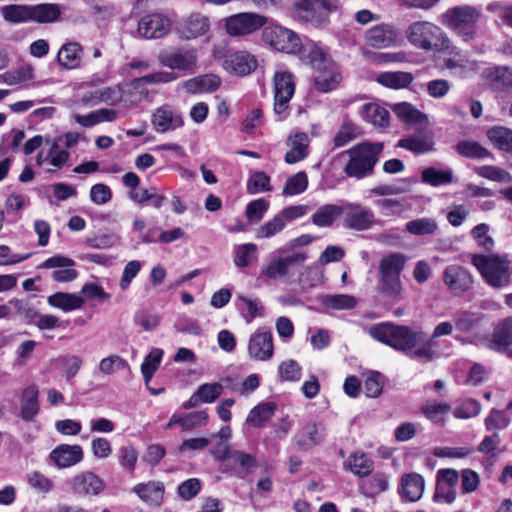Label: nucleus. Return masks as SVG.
I'll list each match as a JSON object with an SVG mask.
<instances>
[{
  "label": "nucleus",
  "instance_id": "nucleus-1",
  "mask_svg": "<svg viewBox=\"0 0 512 512\" xmlns=\"http://www.w3.org/2000/svg\"><path fill=\"white\" fill-rule=\"evenodd\" d=\"M368 333L373 339L420 362H431L438 357V352L433 349V342L427 339V334L413 331L408 326L384 322L371 326Z\"/></svg>",
  "mask_w": 512,
  "mask_h": 512
},
{
  "label": "nucleus",
  "instance_id": "nucleus-2",
  "mask_svg": "<svg viewBox=\"0 0 512 512\" xmlns=\"http://www.w3.org/2000/svg\"><path fill=\"white\" fill-rule=\"evenodd\" d=\"M382 150L383 143L380 142H363L354 145L344 152L349 157L343 168L344 173L356 179H363L372 175Z\"/></svg>",
  "mask_w": 512,
  "mask_h": 512
},
{
  "label": "nucleus",
  "instance_id": "nucleus-3",
  "mask_svg": "<svg viewBox=\"0 0 512 512\" xmlns=\"http://www.w3.org/2000/svg\"><path fill=\"white\" fill-rule=\"evenodd\" d=\"M472 263L491 287L502 288L509 284L512 273L506 256L476 254Z\"/></svg>",
  "mask_w": 512,
  "mask_h": 512
},
{
  "label": "nucleus",
  "instance_id": "nucleus-4",
  "mask_svg": "<svg viewBox=\"0 0 512 512\" xmlns=\"http://www.w3.org/2000/svg\"><path fill=\"white\" fill-rule=\"evenodd\" d=\"M281 254L273 259L262 269L261 274L268 279L290 278L303 266L308 255L305 252L292 251Z\"/></svg>",
  "mask_w": 512,
  "mask_h": 512
},
{
  "label": "nucleus",
  "instance_id": "nucleus-5",
  "mask_svg": "<svg viewBox=\"0 0 512 512\" xmlns=\"http://www.w3.org/2000/svg\"><path fill=\"white\" fill-rule=\"evenodd\" d=\"M338 7L337 0H300L294 4L295 18L314 27L326 21L328 14Z\"/></svg>",
  "mask_w": 512,
  "mask_h": 512
},
{
  "label": "nucleus",
  "instance_id": "nucleus-6",
  "mask_svg": "<svg viewBox=\"0 0 512 512\" xmlns=\"http://www.w3.org/2000/svg\"><path fill=\"white\" fill-rule=\"evenodd\" d=\"M295 92L292 74L277 72L274 75V112L280 119H284L289 108V101Z\"/></svg>",
  "mask_w": 512,
  "mask_h": 512
},
{
  "label": "nucleus",
  "instance_id": "nucleus-7",
  "mask_svg": "<svg viewBox=\"0 0 512 512\" xmlns=\"http://www.w3.org/2000/svg\"><path fill=\"white\" fill-rule=\"evenodd\" d=\"M480 11L474 6L463 5L448 9L441 17L448 29H470L479 20Z\"/></svg>",
  "mask_w": 512,
  "mask_h": 512
},
{
  "label": "nucleus",
  "instance_id": "nucleus-8",
  "mask_svg": "<svg viewBox=\"0 0 512 512\" xmlns=\"http://www.w3.org/2000/svg\"><path fill=\"white\" fill-rule=\"evenodd\" d=\"M268 18L256 13H238L226 19V32H255L260 28H272Z\"/></svg>",
  "mask_w": 512,
  "mask_h": 512
},
{
  "label": "nucleus",
  "instance_id": "nucleus-9",
  "mask_svg": "<svg viewBox=\"0 0 512 512\" xmlns=\"http://www.w3.org/2000/svg\"><path fill=\"white\" fill-rule=\"evenodd\" d=\"M442 279L455 295H462L469 291L474 283L471 273L459 265L446 267Z\"/></svg>",
  "mask_w": 512,
  "mask_h": 512
},
{
  "label": "nucleus",
  "instance_id": "nucleus-10",
  "mask_svg": "<svg viewBox=\"0 0 512 512\" xmlns=\"http://www.w3.org/2000/svg\"><path fill=\"white\" fill-rule=\"evenodd\" d=\"M248 354L257 361H267L274 354L273 336L270 331L258 330L253 333L248 343Z\"/></svg>",
  "mask_w": 512,
  "mask_h": 512
},
{
  "label": "nucleus",
  "instance_id": "nucleus-11",
  "mask_svg": "<svg viewBox=\"0 0 512 512\" xmlns=\"http://www.w3.org/2000/svg\"><path fill=\"white\" fill-rule=\"evenodd\" d=\"M344 217V225L356 231L370 229L375 223V216L371 209L360 204H349Z\"/></svg>",
  "mask_w": 512,
  "mask_h": 512
},
{
  "label": "nucleus",
  "instance_id": "nucleus-12",
  "mask_svg": "<svg viewBox=\"0 0 512 512\" xmlns=\"http://www.w3.org/2000/svg\"><path fill=\"white\" fill-rule=\"evenodd\" d=\"M152 125L157 132L165 133L183 126L181 113L168 105L161 106L152 115Z\"/></svg>",
  "mask_w": 512,
  "mask_h": 512
},
{
  "label": "nucleus",
  "instance_id": "nucleus-13",
  "mask_svg": "<svg viewBox=\"0 0 512 512\" xmlns=\"http://www.w3.org/2000/svg\"><path fill=\"white\" fill-rule=\"evenodd\" d=\"M223 68L232 75L246 76L257 68V60L247 52L239 51L228 55Z\"/></svg>",
  "mask_w": 512,
  "mask_h": 512
},
{
  "label": "nucleus",
  "instance_id": "nucleus-14",
  "mask_svg": "<svg viewBox=\"0 0 512 512\" xmlns=\"http://www.w3.org/2000/svg\"><path fill=\"white\" fill-rule=\"evenodd\" d=\"M75 265L74 260L65 256H53L48 258L40 268L54 269L58 268L52 273V278L56 282H70L77 278L78 272L72 269Z\"/></svg>",
  "mask_w": 512,
  "mask_h": 512
},
{
  "label": "nucleus",
  "instance_id": "nucleus-15",
  "mask_svg": "<svg viewBox=\"0 0 512 512\" xmlns=\"http://www.w3.org/2000/svg\"><path fill=\"white\" fill-rule=\"evenodd\" d=\"M262 36L265 43L280 52L296 54L306 50V45L302 43L298 34H262Z\"/></svg>",
  "mask_w": 512,
  "mask_h": 512
},
{
  "label": "nucleus",
  "instance_id": "nucleus-16",
  "mask_svg": "<svg viewBox=\"0 0 512 512\" xmlns=\"http://www.w3.org/2000/svg\"><path fill=\"white\" fill-rule=\"evenodd\" d=\"M49 459L60 469L76 465L83 459V450L79 445L61 444L54 448Z\"/></svg>",
  "mask_w": 512,
  "mask_h": 512
},
{
  "label": "nucleus",
  "instance_id": "nucleus-17",
  "mask_svg": "<svg viewBox=\"0 0 512 512\" xmlns=\"http://www.w3.org/2000/svg\"><path fill=\"white\" fill-rule=\"evenodd\" d=\"M159 62L170 68L188 71L196 64V54L193 51H161L158 55Z\"/></svg>",
  "mask_w": 512,
  "mask_h": 512
},
{
  "label": "nucleus",
  "instance_id": "nucleus-18",
  "mask_svg": "<svg viewBox=\"0 0 512 512\" xmlns=\"http://www.w3.org/2000/svg\"><path fill=\"white\" fill-rule=\"evenodd\" d=\"M72 486L76 493L84 495H98L105 488V482L93 472H83L72 479Z\"/></svg>",
  "mask_w": 512,
  "mask_h": 512
},
{
  "label": "nucleus",
  "instance_id": "nucleus-19",
  "mask_svg": "<svg viewBox=\"0 0 512 512\" xmlns=\"http://www.w3.org/2000/svg\"><path fill=\"white\" fill-rule=\"evenodd\" d=\"M507 346H512V317L504 318L495 325L487 345L495 352L506 350Z\"/></svg>",
  "mask_w": 512,
  "mask_h": 512
},
{
  "label": "nucleus",
  "instance_id": "nucleus-20",
  "mask_svg": "<svg viewBox=\"0 0 512 512\" xmlns=\"http://www.w3.org/2000/svg\"><path fill=\"white\" fill-rule=\"evenodd\" d=\"M398 146L415 154H424L433 150L434 134L432 131H421L401 139Z\"/></svg>",
  "mask_w": 512,
  "mask_h": 512
},
{
  "label": "nucleus",
  "instance_id": "nucleus-21",
  "mask_svg": "<svg viewBox=\"0 0 512 512\" xmlns=\"http://www.w3.org/2000/svg\"><path fill=\"white\" fill-rule=\"evenodd\" d=\"M424 491V479L418 473L404 474L401 478L400 496L410 502L418 501Z\"/></svg>",
  "mask_w": 512,
  "mask_h": 512
},
{
  "label": "nucleus",
  "instance_id": "nucleus-22",
  "mask_svg": "<svg viewBox=\"0 0 512 512\" xmlns=\"http://www.w3.org/2000/svg\"><path fill=\"white\" fill-rule=\"evenodd\" d=\"M38 387L30 385L26 387L20 399V417L22 420L32 422L39 413Z\"/></svg>",
  "mask_w": 512,
  "mask_h": 512
},
{
  "label": "nucleus",
  "instance_id": "nucleus-23",
  "mask_svg": "<svg viewBox=\"0 0 512 512\" xmlns=\"http://www.w3.org/2000/svg\"><path fill=\"white\" fill-rule=\"evenodd\" d=\"M362 118L377 129H386L390 125L389 111L378 103H366L360 109Z\"/></svg>",
  "mask_w": 512,
  "mask_h": 512
},
{
  "label": "nucleus",
  "instance_id": "nucleus-24",
  "mask_svg": "<svg viewBox=\"0 0 512 512\" xmlns=\"http://www.w3.org/2000/svg\"><path fill=\"white\" fill-rule=\"evenodd\" d=\"M164 484L158 481H150L148 483H140L133 487L132 491L144 502L159 506L164 497Z\"/></svg>",
  "mask_w": 512,
  "mask_h": 512
},
{
  "label": "nucleus",
  "instance_id": "nucleus-25",
  "mask_svg": "<svg viewBox=\"0 0 512 512\" xmlns=\"http://www.w3.org/2000/svg\"><path fill=\"white\" fill-rule=\"evenodd\" d=\"M406 261V256L401 253H391L383 257L379 262L378 277L400 278Z\"/></svg>",
  "mask_w": 512,
  "mask_h": 512
},
{
  "label": "nucleus",
  "instance_id": "nucleus-26",
  "mask_svg": "<svg viewBox=\"0 0 512 512\" xmlns=\"http://www.w3.org/2000/svg\"><path fill=\"white\" fill-rule=\"evenodd\" d=\"M231 469L237 470L240 477H244L259 466L257 458L249 453L240 450H233L227 464Z\"/></svg>",
  "mask_w": 512,
  "mask_h": 512
},
{
  "label": "nucleus",
  "instance_id": "nucleus-27",
  "mask_svg": "<svg viewBox=\"0 0 512 512\" xmlns=\"http://www.w3.org/2000/svg\"><path fill=\"white\" fill-rule=\"evenodd\" d=\"M291 149L285 154V161L288 164L297 163L308 155L309 138L304 132H297L288 139Z\"/></svg>",
  "mask_w": 512,
  "mask_h": 512
},
{
  "label": "nucleus",
  "instance_id": "nucleus-28",
  "mask_svg": "<svg viewBox=\"0 0 512 512\" xmlns=\"http://www.w3.org/2000/svg\"><path fill=\"white\" fill-rule=\"evenodd\" d=\"M171 28L172 20L160 12L147 14L138 22V32H169Z\"/></svg>",
  "mask_w": 512,
  "mask_h": 512
},
{
  "label": "nucleus",
  "instance_id": "nucleus-29",
  "mask_svg": "<svg viewBox=\"0 0 512 512\" xmlns=\"http://www.w3.org/2000/svg\"><path fill=\"white\" fill-rule=\"evenodd\" d=\"M221 80L217 75L206 74L194 77L184 83V88L188 93L213 92L219 88Z\"/></svg>",
  "mask_w": 512,
  "mask_h": 512
},
{
  "label": "nucleus",
  "instance_id": "nucleus-30",
  "mask_svg": "<svg viewBox=\"0 0 512 512\" xmlns=\"http://www.w3.org/2000/svg\"><path fill=\"white\" fill-rule=\"evenodd\" d=\"M47 302L52 307L68 312L82 308L85 300L75 293L56 292L48 296Z\"/></svg>",
  "mask_w": 512,
  "mask_h": 512
},
{
  "label": "nucleus",
  "instance_id": "nucleus-31",
  "mask_svg": "<svg viewBox=\"0 0 512 512\" xmlns=\"http://www.w3.org/2000/svg\"><path fill=\"white\" fill-rule=\"evenodd\" d=\"M306 48L309 50L308 57L311 66L319 73L337 68L329 54L317 44L308 43Z\"/></svg>",
  "mask_w": 512,
  "mask_h": 512
},
{
  "label": "nucleus",
  "instance_id": "nucleus-32",
  "mask_svg": "<svg viewBox=\"0 0 512 512\" xmlns=\"http://www.w3.org/2000/svg\"><path fill=\"white\" fill-rule=\"evenodd\" d=\"M392 111L404 122L423 126L428 125L427 116L415 109L410 103H396L392 106Z\"/></svg>",
  "mask_w": 512,
  "mask_h": 512
},
{
  "label": "nucleus",
  "instance_id": "nucleus-33",
  "mask_svg": "<svg viewBox=\"0 0 512 512\" xmlns=\"http://www.w3.org/2000/svg\"><path fill=\"white\" fill-rule=\"evenodd\" d=\"M377 291L384 298L393 302H399L403 299V286L400 278L378 277Z\"/></svg>",
  "mask_w": 512,
  "mask_h": 512
},
{
  "label": "nucleus",
  "instance_id": "nucleus-34",
  "mask_svg": "<svg viewBox=\"0 0 512 512\" xmlns=\"http://www.w3.org/2000/svg\"><path fill=\"white\" fill-rule=\"evenodd\" d=\"M61 14L57 4L44 3L30 5V21L39 23H50L56 21Z\"/></svg>",
  "mask_w": 512,
  "mask_h": 512
},
{
  "label": "nucleus",
  "instance_id": "nucleus-35",
  "mask_svg": "<svg viewBox=\"0 0 512 512\" xmlns=\"http://www.w3.org/2000/svg\"><path fill=\"white\" fill-rule=\"evenodd\" d=\"M276 404L274 402H265L254 407L247 419V424L253 427H263L267 424V422L271 419L276 411Z\"/></svg>",
  "mask_w": 512,
  "mask_h": 512
},
{
  "label": "nucleus",
  "instance_id": "nucleus-36",
  "mask_svg": "<svg viewBox=\"0 0 512 512\" xmlns=\"http://www.w3.org/2000/svg\"><path fill=\"white\" fill-rule=\"evenodd\" d=\"M414 77L409 72L395 71V72H382L377 76V82L381 85L392 88L402 89L408 87Z\"/></svg>",
  "mask_w": 512,
  "mask_h": 512
},
{
  "label": "nucleus",
  "instance_id": "nucleus-37",
  "mask_svg": "<svg viewBox=\"0 0 512 512\" xmlns=\"http://www.w3.org/2000/svg\"><path fill=\"white\" fill-rule=\"evenodd\" d=\"M487 137L490 142L503 152H512V129L495 126L487 131Z\"/></svg>",
  "mask_w": 512,
  "mask_h": 512
},
{
  "label": "nucleus",
  "instance_id": "nucleus-38",
  "mask_svg": "<svg viewBox=\"0 0 512 512\" xmlns=\"http://www.w3.org/2000/svg\"><path fill=\"white\" fill-rule=\"evenodd\" d=\"M343 213L342 207L334 204H327L320 207L312 215L311 221L319 227H329Z\"/></svg>",
  "mask_w": 512,
  "mask_h": 512
},
{
  "label": "nucleus",
  "instance_id": "nucleus-39",
  "mask_svg": "<svg viewBox=\"0 0 512 512\" xmlns=\"http://www.w3.org/2000/svg\"><path fill=\"white\" fill-rule=\"evenodd\" d=\"M483 75L498 88L512 89V68L492 67L484 70Z\"/></svg>",
  "mask_w": 512,
  "mask_h": 512
},
{
  "label": "nucleus",
  "instance_id": "nucleus-40",
  "mask_svg": "<svg viewBox=\"0 0 512 512\" xmlns=\"http://www.w3.org/2000/svg\"><path fill=\"white\" fill-rule=\"evenodd\" d=\"M298 271L297 283L301 290L305 291L316 287L323 281V272L316 265L303 266Z\"/></svg>",
  "mask_w": 512,
  "mask_h": 512
},
{
  "label": "nucleus",
  "instance_id": "nucleus-41",
  "mask_svg": "<svg viewBox=\"0 0 512 512\" xmlns=\"http://www.w3.org/2000/svg\"><path fill=\"white\" fill-rule=\"evenodd\" d=\"M352 473L358 477H366L373 471V461L364 453H353L345 464Z\"/></svg>",
  "mask_w": 512,
  "mask_h": 512
},
{
  "label": "nucleus",
  "instance_id": "nucleus-42",
  "mask_svg": "<svg viewBox=\"0 0 512 512\" xmlns=\"http://www.w3.org/2000/svg\"><path fill=\"white\" fill-rule=\"evenodd\" d=\"M82 49L78 43H67L58 52V62L65 68L73 69L80 63Z\"/></svg>",
  "mask_w": 512,
  "mask_h": 512
},
{
  "label": "nucleus",
  "instance_id": "nucleus-43",
  "mask_svg": "<svg viewBox=\"0 0 512 512\" xmlns=\"http://www.w3.org/2000/svg\"><path fill=\"white\" fill-rule=\"evenodd\" d=\"M341 81V75L338 70L332 69L325 72H320L318 76L314 78L315 89L319 92H329L334 90Z\"/></svg>",
  "mask_w": 512,
  "mask_h": 512
},
{
  "label": "nucleus",
  "instance_id": "nucleus-44",
  "mask_svg": "<svg viewBox=\"0 0 512 512\" xmlns=\"http://www.w3.org/2000/svg\"><path fill=\"white\" fill-rule=\"evenodd\" d=\"M454 180L452 170H437L429 167L422 171V181L431 186H439L452 183Z\"/></svg>",
  "mask_w": 512,
  "mask_h": 512
},
{
  "label": "nucleus",
  "instance_id": "nucleus-45",
  "mask_svg": "<svg viewBox=\"0 0 512 512\" xmlns=\"http://www.w3.org/2000/svg\"><path fill=\"white\" fill-rule=\"evenodd\" d=\"M1 14L11 23L27 22L30 21V5H6L1 8Z\"/></svg>",
  "mask_w": 512,
  "mask_h": 512
},
{
  "label": "nucleus",
  "instance_id": "nucleus-46",
  "mask_svg": "<svg viewBox=\"0 0 512 512\" xmlns=\"http://www.w3.org/2000/svg\"><path fill=\"white\" fill-rule=\"evenodd\" d=\"M361 133L362 130L358 125L350 121L344 122L333 139L334 146L342 147L359 137Z\"/></svg>",
  "mask_w": 512,
  "mask_h": 512
},
{
  "label": "nucleus",
  "instance_id": "nucleus-47",
  "mask_svg": "<svg viewBox=\"0 0 512 512\" xmlns=\"http://www.w3.org/2000/svg\"><path fill=\"white\" fill-rule=\"evenodd\" d=\"M437 229L436 221L431 218H419L406 224V231L416 236L432 235Z\"/></svg>",
  "mask_w": 512,
  "mask_h": 512
},
{
  "label": "nucleus",
  "instance_id": "nucleus-48",
  "mask_svg": "<svg viewBox=\"0 0 512 512\" xmlns=\"http://www.w3.org/2000/svg\"><path fill=\"white\" fill-rule=\"evenodd\" d=\"M456 151L467 158H485L490 152L476 141L463 140L457 143Z\"/></svg>",
  "mask_w": 512,
  "mask_h": 512
},
{
  "label": "nucleus",
  "instance_id": "nucleus-49",
  "mask_svg": "<svg viewBox=\"0 0 512 512\" xmlns=\"http://www.w3.org/2000/svg\"><path fill=\"white\" fill-rule=\"evenodd\" d=\"M322 304L327 308L335 310L353 309L357 304V300L352 295L334 294L324 296Z\"/></svg>",
  "mask_w": 512,
  "mask_h": 512
},
{
  "label": "nucleus",
  "instance_id": "nucleus-50",
  "mask_svg": "<svg viewBox=\"0 0 512 512\" xmlns=\"http://www.w3.org/2000/svg\"><path fill=\"white\" fill-rule=\"evenodd\" d=\"M421 410L429 420L435 423H443L451 410V406L447 403L427 402Z\"/></svg>",
  "mask_w": 512,
  "mask_h": 512
},
{
  "label": "nucleus",
  "instance_id": "nucleus-51",
  "mask_svg": "<svg viewBox=\"0 0 512 512\" xmlns=\"http://www.w3.org/2000/svg\"><path fill=\"white\" fill-rule=\"evenodd\" d=\"M257 246L253 243L239 245L235 249L234 264L239 268L250 265L252 261L257 259Z\"/></svg>",
  "mask_w": 512,
  "mask_h": 512
},
{
  "label": "nucleus",
  "instance_id": "nucleus-52",
  "mask_svg": "<svg viewBox=\"0 0 512 512\" xmlns=\"http://www.w3.org/2000/svg\"><path fill=\"white\" fill-rule=\"evenodd\" d=\"M162 356L163 351L161 349L155 348L145 357L141 365V372L146 383L149 382L153 377L155 371L160 365Z\"/></svg>",
  "mask_w": 512,
  "mask_h": 512
},
{
  "label": "nucleus",
  "instance_id": "nucleus-53",
  "mask_svg": "<svg viewBox=\"0 0 512 512\" xmlns=\"http://www.w3.org/2000/svg\"><path fill=\"white\" fill-rule=\"evenodd\" d=\"M303 436L307 439H299V446L317 445L324 440V427L316 423H309L303 428Z\"/></svg>",
  "mask_w": 512,
  "mask_h": 512
},
{
  "label": "nucleus",
  "instance_id": "nucleus-54",
  "mask_svg": "<svg viewBox=\"0 0 512 512\" xmlns=\"http://www.w3.org/2000/svg\"><path fill=\"white\" fill-rule=\"evenodd\" d=\"M269 176L263 171L253 173L247 182V192L249 194H256L258 192L271 191Z\"/></svg>",
  "mask_w": 512,
  "mask_h": 512
},
{
  "label": "nucleus",
  "instance_id": "nucleus-55",
  "mask_svg": "<svg viewBox=\"0 0 512 512\" xmlns=\"http://www.w3.org/2000/svg\"><path fill=\"white\" fill-rule=\"evenodd\" d=\"M485 427L488 431H495L506 428L510 423V417L505 410L493 408L485 418Z\"/></svg>",
  "mask_w": 512,
  "mask_h": 512
},
{
  "label": "nucleus",
  "instance_id": "nucleus-56",
  "mask_svg": "<svg viewBox=\"0 0 512 512\" xmlns=\"http://www.w3.org/2000/svg\"><path fill=\"white\" fill-rule=\"evenodd\" d=\"M477 173L479 176L489 179V180H492V181H496V182H500V183L512 182V175L509 172H507L506 170H504L500 167H497V166H490V165L482 166L477 170Z\"/></svg>",
  "mask_w": 512,
  "mask_h": 512
},
{
  "label": "nucleus",
  "instance_id": "nucleus-57",
  "mask_svg": "<svg viewBox=\"0 0 512 512\" xmlns=\"http://www.w3.org/2000/svg\"><path fill=\"white\" fill-rule=\"evenodd\" d=\"M286 224L279 216L275 215L271 220L265 222L256 231V237L259 239L270 238L285 228Z\"/></svg>",
  "mask_w": 512,
  "mask_h": 512
},
{
  "label": "nucleus",
  "instance_id": "nucleus-58",
  "mask_svg": "<svg viewBox=\"0 0 512 512\" xmlns=\"http://www.w3.org/2000/svg\"><path fill=\"white\" fill-rule=\"evenodd\" d=\"M308 178L305 172H298L289 177L283 189L284 195H296L306 190Z\"/></svg>",
  "mask_w": 512,
  "mask_h": 512
},
{
  "label": "nucleus",
  "instance_id": "nucleus-59",
  "mask_svg": "<svg viewBox=\"0 0 512 512\" xmlns=\"http://www.w3.org/2000/svg\"><path fill=\"white\" fill-rule=\"evenodd\" d=\"M269 208V202L263 198L251 201L245 211V216L250 223H258Z\"/></svg>",
  "mask_w": 512,
  "mask_h": 512
},
{
  "label": "nucleus",
  "instance_id": "nucleus-60",
  "mask_svg": "<svg viewBox=\"0 0 512 512\" xmlns=\"http://www.w3.org/2000/svg\"><path fill=\"white\" fill-rule=\"evenodd\" d=\"M7 85H16L33 78V68L24 66L19 69L8 71L0 76Z\"/></svg>",
  "mask_w": 512,
  "mask_h": 512
},
{
  "label": "nucleus",
  "instance_id": "nucleus-61",
  "mask_svg": "<svg viewBox=\"0 0 512 512\" xmlns=\"http://www.w3.org/2000/svg\"><path fill=\"white\" fill-rule=\"evenodd\" d=\"M481 411V404L472 398L464 400L453 410V415L458 419H469L477 416Z\"/></svg>",
  "mask_w": 512,
  "mask_h": 512
},
{
  "label": "nucleus",
  "instance_id": "nucleus-62",
  "mask_svg": "<svg viewBox=\"0 0 512 512\" xmlns=\"http://www.w3.org/2000/svg\"><path fill=\"white\" fill-rule=\"evenodd\" d=\"M278 374L282 381H298L301 378V367L295 360L289 359L279 365Z\"/></svg>",
  "mask_w": 512,
  "mask_h": 512
},
{
  "label": "nucleus",
  "instance_id": "nucleus-63",
  "mask_svg": "<svg viewBox=\"0 0 512 512\" xmlns=\"http://www.w3.org/2000/svg\"><path fill=\"white\" fill-rule=\"evenodd\" d=\"M118 457L120 465L127 471L132 472L135 469L138 453L132 446H124L118 450Z\"/></svg>",
  "mask_w": 512,
  "mask_h": 512
},
{
  "label": "nucleus",
  "instance_id": "nucleus-64",
  "mask_svg": "<svg viewBox=\"0 0 512 512\" xmlns=\"http://www.w3.org/2000/svg\"><path fill=\"white\" fill-rule=\"evenodd\" d=\"M480 320V314L467 311L457 315L454 319L456 328L462 332H468L472 330L476 325L479 324Z\"/></svg>",
  "mask_w": 512,
  "mask_h": 512
}]
</instances>
